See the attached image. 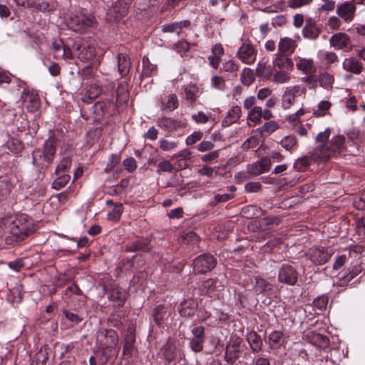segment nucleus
I'll return each instance as SVG.
<instances>
[{"mask_svg": "<svg viewBox=\"0 0 365 365\" xmlns=\"http://www.w3.org/2000/svg\"><path fill=\"white\" fill-rule=\"evenodd\" d=\"M262 187V185L259 182H248L245 185V190L248 192H258Z\"/></svg>", "mask_w": 365, "mask_h": 365, "instance_id": "64", "label": "nucleus"}, {"mask_svg": "<svg viewBox=\"0 0 365 365\" xmlns=\"http://www.w3.org/2000/svg\"><path fill=\"white\" fill-rule=\"evenodd\" d=\"M330 135L331 129L327 128L323 132H320L317 135L315 141L317 143H326L329 138Z\"/></svg>", "mask_w": 365, "mask_h": 365, "instance_id": "58", "label": "nucleus"}, {"mask_svg": "<svg viewBox=\"0 0 365 365\" xmlns=\"http://www.w3.org/2000/svg\"><path fill=\"white\" fill-rule=\"evenodd\" d=\"M343 68L354 74H360L363 71L362 63L355 58H346L342 63Z\"/></svg>", "mask_w": 365, "mask_h": 365, "instance_id": "20", "label": "nucleus"}, {"mask_svg": "<svg viewBox=\"0 0 365 365\" xmlns=\"http://www.w3.org/2000/svg\"><path fill=\"white\" fill-rule=\"evenodd\" d=\"M307 255L315 265H322L329 261L332 254L326 247H314L309 250Z\"/></svg>", "mask_w": 365, "mask_h": 365, "instance_id": "9", "label": "nucleus"}, {"mask_svg": "<svg viewBox=\"0 0 365 365\" xmlns=\"http://www.w3.org/2000/svg\"><path fill=\"white\" fill-rule=\"evenodd\" d=\"M127 297L125 289L119 287L113 288L110 294L109 299L113 302V305L121 307L124 305Z\"/></svg>", "mask_w": 365, "mask_h": 365, "instance_id": "21", "label": "nucleus"}, {"mask_svg": "<svg viewBox=\"0 0 365 365\" xmlns=\"http://www.w3.org/2000/svg\"><path fill=\"white\" fill-rule=\"evenodd\" d=\"M197 304L192 299L185 300L180 304L179 312L182 317H192L195 314Z\"/></svg>", "mask_w": 365, "mask_h": 365, "instance_id": "22", "label": "nucleus"}, {"mask_svg": "<svg viewBox=\"0 0 365 365\" xmlns=\"http://www.w3.org/2000/svg\"><path fill=\"white\" fill-rule=\"evenodd\" d=\"M159 169L157 170L158 173L162 172L172 173L173 170V166L169 160H163L158 164Z\"/></svg>", "mask_w": 365, "mask_h": 365, "instance_id": "61", "label": "nucleus"}, {"mask_svg": "<svg viewBox=\"0 0 365 365\" xmlns=\"http://www.w3.org/2000/svg\"><path fill=\"white\" fill-rule=\"evenodd\" d=\"M120 161V155L118 154L111 155L104 169L106 173H110Z\"/></svg>", "mask_w": 365, "mask_h": 365, "instance_id": "44", "label": "nucleus"}, {"mask_svg": "<svg viewBox=\"0 0 365 365\" xmlns=\"http://www.w3.org/2000/svg\"><path fill=\"white\" fill-rule=\"evenodd\" d=\"M299 91V87L290 86L286 88L282 99V107L284 109H288L294 103L297 93Z\"/></svg>", "mask_w": 365, "mask_h": 365, "instance_id": "16", "label": "nucleus"}, {"mask_svg": "<svg viewBox=\"0 0 365 365\" xmlns=\"http://www.w3.org/2000/svg\"><path fill=\"white\" fill-rule=\"evenodd\" d=\"M278 128V123L276 121L271 120L265 123L260 129L262 132L271 133L275 131Z\"/></svg>", "mask_w": 365, "mask_h": 365, "instance_id": "56", "label": "nucleus"}, {"mask_svg": "<svg viewBox=\"0 0 365 365\" xmlns=\"http://www.w3.org/2000/svg\"><path fill=\"white\" fill-rule=\"evenodd\" d=\"M281 145L288 151L294 148L297 143V138L294 135L284 137L280 142Z\"/></svg>", "mask_w": 365, "mask_h": 365, "instance_id": "41", "label": "nucleus"}, {"mask_svg": "<svg viewBox=\"0 0 365 365\" xmlns=\"http://www.w3.org/2000/svg\"><path fill=\"white\" fill-rule=\"evenodd\" d=\"M200 289L202 294H206L211 297H218L220 292L224 289V285L217 279H208L203 282Z\"/></svg>", "mask_w": 365, "mask_h": 365, "instance_id": "12", "label": "nucleus"}, {"mask_svg": "<svg viewBox=\"0 0 365 365\" xmlns=\"http://www.w3.org/2000/svg\"><path fill=\"white\" fill-rule=\"evenodd\" d=\"M247 341L253 353H257L262 349L263 342L261 336L255 331H250L247 334Z\"/></svg>", "mask_w": 365, "mask_h": 365, "instance_id": "25", "label": "nucleus"}, {"mask_svg": "<svg viewBox=\"0 0 365 365\" xmlns=\"http://www.w3.org/2000/svg\"><path fill=\"white\" fill-rule=\"evenodd\" d=\"M130 2L127 0H118L107 11V20L108 21L121 20L128 14Z\"/></svg>", "mask_w": 365, "mask_h": 365, "instance_id": "7", "label": "nucleus"}, {"mask_svg": "<svg viewBox=\"0 0 365 365\" xmlns=\"http://www.w3.org/2000/svg\"><path fill=\"white\" fill-rule=\"evenodd\" d=\"M361 271L359 266L354 267L347 274L344 275L339 279V283L341 285H345L352 280L356 275H358Z\"/></svg>", "mask_w": 365, "mask_h": 365, "instance_id": "37", "label": "nucleus"}, {"mask_svg": "<svg viewBox=\"0 0 365 365\" xmlns=\"http://www.w3.org/2000/svg\"><path fill=\"white\" fill-rule=\"evenodd\" d=\"M118 69L121 77H125L130 72L131 62L130 58L125 53H119L117 57Z\"/></svg>", "mask_w": 365, "mask_h": 365, "instance_id": "19", "label": "nucleus"}, {"mask_svg": "<svg viewBox=\"0 0 365 365\" xmlns=\"http://www.w3.org/2000/svg\"><path fill=\"white\" fill-rule=\"evenodd\" d=\"M257 56V50L250 43L244 42L238 49L237 56L243 63H252Z\"/></svg>", "mask_w": 365, "mask_h": 365, "instance_id": "13", "label": "nucleus"}, {"mask_svg": "<svg viewBox=\"0 0 365 365\" xmlns=\"http://www.w3.org/2000/svg\"><path fill=\"white\" fill-rule=\"evenodd\" d=\"M319 159L314 158V150L311 153L310 156H304L298 158L294 164V167L298 170H303L309 167L312 162L317 161Z\"/></svg>", "mask_w": 365, "mask_h": 365, "instance_id": "31", "label": "nucleus"}, {"mask_svg": "<svg viewBox=\"0 0 365 365\" xmlns=\"http://www.w3.org/2000/svg\"><path fill=\"white\" fill-rule=\"evenodd\" d=\"M239 69L238 65L232 60H228L222 64L221 70L226 72H235Z\"/></svg>", "mask_w": 365, "mask_h": 365, "instance_id": "57", "label": "nucleus"}, {"mask_svg": "<svg viewBox=\"0 0 365 365\" xmlns=\"http://www.w3.org/2000/svg\"><path fill=\"white\" fill-rule=\"evenodd\" d=\"M163 356L164 359L168 361V363H170L175 359V350L174 348L170 345L166 344L164 346L163 349Z\"/></svg>", "mask_w": 365, "mask_h": 365, "instance_id": "46", "label": "nucleus"}, {"mask_svg": "<svg viewBox=\"0 0 365 365\" xmlns=\"http://www.w3.org/2000/svg\"><path fill=\"white\" fill-rule=\"evenodd\" d=\"M143 70L140 75L141 81L146 78L150 79L153 76L157 73V66L151 63L148 57L143 58Z\"/></svg>", "mask_w": 365, "mask_h": 365, "instance_id": "24", "label": "nucleus"}, {"mask_svg": "<svg viewBox=\"0 0 365 365\" xmlns=\"http://www.w3.org/2000/svg\"><path fill=\"white\" fill-rule=\"evenodd\" d=\"M342 19L338 16H331L329 18L327 26L329 27L331 30H339L340 29L341 25H342Z\"/></svg>", "mask_w": 365, "mask_h": 365, "instance_id": "47", "label": "nucleus"}, {"mask_svg": "<svg viewBox=\"0 0 365 365\" xmlns=\"http://www.w3.org/2000/svg\"><path fill=\"white\" fill-rule=\"evenodd\" d=\"M331 106V103L328 101H321L318 105L317 109L314 111V115L316 117L324 116L327 111L330 108Z\"/></svg>", "mask_w": 365, "mask_h": 365, "instance_id": "39", "label": "nucleus"}, {"mask_svg": "<svg viewBox=\"0 0 365 365\" xmlns=\"http://www.w3.org/2000/svg\"><path fill=\"white\" fill-rule=\"evenodd\" d=\"M70 175H61L56 178L52 183V188L58 190L63 188L69 182Z\"/></svg>", "mask_w": 365, "mask_h": 365, "instance_id": "40", "label": "nucleus"}, {"mask_svg": "<svg viewBox=\"0 0 365 365\" xmlns=\"http://www.w3.org/2000/svg\"><path fill=\"white\" fill-rule=\"evenodd\" d=\"M320 32L321 30L317 26L315 21L310 19L306 22V25L302 30V35L306 38L314 40L319 37Z\"/></svg>", "mask_w": 365, "mask_h": 365, "instance_id": "17", "label": "nucleus"}, {"mask_svg": "<svg viewBox=\"0 0 365 365\" xmlns=\"http://www.w3.org/2000/svg\"><path fill=\"white\" fill-rule=\"evenodd\" d=\"M273 63L274 66L279 68L292 70L293 68V63L292 60L283 55H277Z\"/></svg>", "mask_w": 365, "mask_h": 365, "instance_id": "32", "label": "nucleus"}, {"mask_svg": "<svg viewBox=\"0 0 365 365\" xmlns=\"http://www.w3.org/2000/svg\"><path fill=\"white\" fill-rule=\"evenodd\" d=\"M255 80L253 71L249 68H245L242 71L240 81L246 86H250Z\"/></svg>", "mask_w": 365, "mask_h": 365, "instance_id": "34", "label": "nucleus"}, {"mask_svg": "<svg viewBox=\"0 0 365 365\" xmlns=\"http://www.w3.org/2000/svg\"><path fill=\"white\" fill-rule=\"evenodd\" d=\"M289 75L284 71H277L274 74V81L277 83H284L289 81Z\"/></svg>", "mask_w": 365, "mask_h": 365, "instance_id": "51", "label": "nucleus"}, {"mask_svg": "<svg viewBox=\"0 0 365 365\" xmlns=\"http://www.w3.org/2000/svg\"><path fill=\"white\" fill-rule=\"evenodd\" d=\"M211 86L212 88L223 91L225 88V82L221 76H214L211 79Z\"/></svg>", "mask_w": 365, "mask_h": 365, "instance_id": "50", "label": "nucleus"}, {"mask_svg": "<svg viewBox=\"0 0 365 365\" xmlns=\"http://www.w3.org/2000/svg\"><path fill=\"white\" fill-rule=\"evenodd\" d=\"M272 163L268 158H262L259 161L253 163L248 165V173L252 175H259L262 173L267 172Z\"/></svg>", "mask_w": 365, "mask_h": 365, "instance_id": "15", "label": "nucleus"}, {"mask_svg": "<svg viewBox=\"0 0 365 365\" xmlns=\"http://www.w3.org/2000/svg\"><path fill=\"white\" fill-rule=\"evenodd\" d=\"M202 133L201 131H195L186 138V144L188 145H193L199 141L202 138Z\"/></svg>", "mask_w": 365, "mask_h": 365, "instance_id": "55", "label": "nucleus"}, {"mask_svg": "<svg viewBox=\"0 0 365 365\" xmlns=\"http://www.w3.org/2000/svg\"><path fill=\"white\" fill-rule=\"evenodd\" d=\"M123 165L129 173H133L137 168L136 160L132 157L125 159L123 161Z\"/></svg>", "mask_w": 365, "mask_h": 365, "instance_id": "53", "label": "nucleus"}, {"mask_svg": "<svg viewBox=\"0 0 365 365\" xmlns=\"http://www.w3.org/2000/svg\"><path fill=\"white\" fill-rule=\"evenodd\" d=\"M297 68L299 70L302 71L303 72L308 73H309L313 68V61L309 59H300L297 63Z\"/></svg>", "mask_w": 365, "mask_h": 365, "instance_id": "42", "label": "nucleus"}, {"mask_svg": "<svg viewBox=\"0 0 365 365\" xmlns=\"http://www.w3.org/2000/svg\"><path fill=\"white\" fill-rule=\"evenodd\" d=\"M205 340L192 338L190 340V347L195 352H200L203 349Z\"/></svg>", "mask_w": 365, "mask_h": 365, "instance_id": "49", "label": "nucleus"}, {"mask_svg": "<svg viewBox=\"0 0 365 365\" xmlns=\"http://www.w3.org/2000/svg\"><path fill=\"white\" fill-rule=\"evenodd\" d=\"M73 49L80 61L88 62L93 67H97L100 64V59L96 58V49L93 45L75 43Z\"/></svg>", "mask_w": 365, "mask_h": 365, "instance_id": "5", "label": "nucleus"}, {"mask_svg": "<svg viewBox=\"0 0 365 365\" xmlns=\"http://www.w3.org/2000/svg\"><path fill=\"white\" fill-rule=\"evenodd\" d=\"M334 76L327 72L321 73L319 76V85L322 88H331L332 84L334 83Z\"/></svg>", "mask_w": 365, "mask_h": 365, "instance_id": "36", "label": "nucleus"}, {"mask_svg": "<svg viewBox=\"0 0 365 365\" xmlns=\"http://www.w3.org/2000/svg\"><path fill=\"white\" fill-rule=\"evenodd\" d=\"M178 106V98L175 95L172 94L169 96L168 100L165 104L164 108L168 109L169 110H173Z\"/></svg>", "mask_w": 365, "mask_h": 365, "instance_id": "54", "label": "nucleus"}, {"mask_svg": "<svg viewBox=\"0 0 365 365\" xmlns=\"http://www.w3.org/2000/svg\"><path fill=\"white\" fill-rule=\"evenodd\" d=\"M135 341V335L132 328L128 329L125 337V343L123 346V354L132 355L133 351V344Z\"/></svg>", "mask_w": 365, "mask_h": 365, "instance_id": "28", "label": "nucleus"}, {"mask_svg": "<svg viewBox=\"0 0 365 365\" xmlns=\"http://www.w3.org/2000/svg\"><path fill=\"white\" fill-rule=\"evenodd\" d=\"M286 339L284 334L279 331H273L269 335V344L272 349H279L284 346Z\"/></svg>", "mask_w": 365, "mask_h": 365, "instance_id": "27", "label": "nucleus"}, {"mask_svg": "<svg viewBox=\"0 0 365 365\" xmlns=\"http://www.w3.org/2000/svg\"><path fill=\"white\" fill-rule=\"evenodd\" d=\"M242 109L239 106H235L230 110L225 118L222 120V125L228 127L233 123H237L241 117Z\"/></svg>", "mask_w": 365, "mask_h": 365, "instance_id": "23", "label": "nucleus"}, {"mask_svg": "<svg viewBox=\"0 0 365 365\" xmlns=\"http://www.w3.org/2000/svg\"><path fill=\"white\" fill-rule=\"evenodd\" d=\"M192 118L197 123H205L209 120V117L202 111H199L197 114L192 115Z\"/></svg>", "mask_w": 365, "mask_h": 365, "instance_id": "63", "label": "nucleus"}, {"mask_svg": "<svg viewBox=\"0 0 365 365\" xmlns=\"http://www.w3.org/2000/svg\"><path fill=\"white\" fill-rule=\"evenodd\" d=\"M345 137L341 135H336L325 144H323L314 150L315 159L327 160L336 153H341L344 149Z\"/></svg>", "mask_w": 365, "mask_h": 365, "instance_id": "1", "label": "nucleus"}, {"mask_svg": "<svg viewBox=\"0 0 365 365\" xmlns=\"http://www.w3.org/2000/svg\"><path fill=\"white\" fill-rule=\"evenodd\" d=\"M252 284H254V290L257 294H266L272 290V286L264 279L255 277L252 279Z\"/></svg>", "mask_w": 365, "mask_h": 365, "instance_id": "26", "label": "nucleus"}, {"mask_svg": "<svg viewBox=\"0 0 365 365\" xmlns=\"http://www.w3.org/2000/svg\"><path fill=\"white\" fill-rule=\"evenodd\" d=\"M356 7L354 2L344 1L336 6V14L346 23H351L356 15Z\"/></svg>", "mask_w": 365, "mask_h": 365, "instance_id": "11", "label": "nucleus"}, {"mask_svg": "<svg viewBox=\"0 0 365 365\" xmlns=\"http://www.w3.org/2000/svg\"><path fill=\"white\" fill-rule=\"evenodd\" d=\"M166 313H167V311L164 306H163V305L157 306L154 309L153 314H152L154 322L157 325H160L161 323L164 320Z\"/></svg>", "mask_w": 365, "mask_h": 365, "instance_id": "33", "label": "nucleus"}, {"mask_svg": "<svg viewBox=\"0 0 365 365\" xmlns=\"http://www.w3.org/2000/svg\"><path fill=\"white\" fill-rule=\"evenodd\" d=\"M97 341L102 349L113 348L118 342V335L115 330L106 329L97 335Z\"/></svg>", "mask_w": 365, "mask_h": 365, "instance_id": "10", "label": "nucleus"}, {"mask_svg": "<svg viewBox=\"0 0 365 365\" xmlns=\"http://www.w3.org/2000/svg\"><path fill=\"white\" fill-rule=\"evenodd\" d=\"M123 213V205L121 203L117 204L114 206L113 210L108 212V219L114 221L120 220Z\"/></svg>", "mask_w": 365, "mask_h": 365, "instance_id": "45", "label": "nucleus"}, {"mask_svg": "<svg viewBox=\"0 0 365 365\" xmlns=\"http://www.w3.org/2000/svg\"><path fill=\"white\" fill-rule=\"evenodd\" d=\"M116 98L118 101H126L128 99L127 89L124 86H119L116 90Z\"/></svg>", "mask_w": 365, "mask_h": 365, "instance_id": "52", "label": "nucleus"}, {"mask_svg": "<svg viewBox=\"0 0 365 365\" xmlns=\"http://www.w3.org/2000/svg\"><path fill=\"white\" fill-rule=\"evenodd\" d=\"M278 281L288 285H294L298 280V272L292 265L283 264L278 271Z\"/></svg>", "mask_w": 365, "mask_h": 365, "instance_id": "8", "label": "nucleus"}, {"mask_svg": "<svg viewBox=\"0 0 365 365\" xmlns=\"http://www.w3.org/2000/svg\"><path fill=\"white\" fill-rule=\"evenodd\" d=\"M217 264L216 258L210 254H202L193 261L194 271L198 274H205L212 270Z\"/></svg>", "mask_w": 365, "mask_h": 365, "instance_id": "6", "label": "nucleus"}, {"mask_svg": "<svg viewBox=\"0 0 365 365\" xmlns=\"http://www.w3.org/2000/svg\"><path fill=\"white\" fill-rule=\"evenodd\" d=\"M329 43L331 47L336 49H346L351 43L350 37L345 33H336L329 38Z\"/></svg>", "mask_w": 365, "mask_h": 365, "instance_id": "14", "label": "nucleus"}, {"mask_svg": "<svg viewBox=\"0 0 365 365\" xmlns=\"http://www.w3.org/2000/svg\"><path fill=\"white\" fill-rule=\"evenodd\" d=\"M150 240L148 239L138 238L136 240L132 242L129 245H127L125 249L127 252H148L150 250Z\"/></svg>", "mask_w": 365, "mask_h": 365, "instance_id": "18", "label": "nucleus"}, {"mask_svg": "<svg viewBox=\"0 0 365 365\" xmlns=\"http://www.w3.org/2000/svg\"><path fill=\"white\" fill-rule=\"evenodd\" d=\"M71 166V160L68 157L63 158L56 168V173H68Z\"/></svg>", "mask_w": 365, "mask_h": 365, "instance_id": "43", "label": "nucleus"}, {"mask_svg": "<svg viewBox=\"0 0 365 365\" xmlns=\"http://www.w3.org/2000/svg\"><path fill=\"white\" fill-rule=\"evenodd\" d=\"M314 305L320 310H323L327 307L328 303V297L326 296H321L315 299L313 302Z\"/></svg>", "mask_w": 365, "mask_h": 365, "instance_id": "60", "label": "nucleus"}, {"mask_svg": "<svg viewBox=\"0 0 365 365\" xmlns=\"http://www.w3.org/2000/svg\"><path fill=\"white\" fill-rule=\"evenodd\" d=\"M178 146V143L174 141H169L168 140L161 139L159 140V147L164 151H170L175 149Z\"/></svg>", "mask_w": 365, "mask_h": 365, "instance_id": "48", "label": "nucleus"}, {"mask_svg": "<svg viewBox=\"0 0 365 365\" xmlns=\"http://www.w3.org/2000/svg\"><path fill=\"white\" fill-rule=\"evenodd\" d=\"M296 48L295 41L289 37L281 38L278 44V49L281 53L294 52Z\"/></svg>", "mask_w": 365, "mask_h": 365, "instance_id": "30", "label": "nucleus"}, {"mask_svg": "<svg viewBox=\"0 0 365 365\" xmlns=\"http://www.w3.org/2000/svg\"><path fill=\"white\" fill-rule=\"evenodd\" d=\"M96 19L93 14H86L80 11L70 17L68 21V28L78 33H85L96 24Z\"/></svg>", "mask_w": 365, "mask_h": 365, "instance_id": "4", "label": "nucleus"}, {"mask_svg": "<svg viewBox=\"0 0 365 365\" xmlns=\"http://www.w3.org/2000/svg\"><path fill=\"white\" fill-rule=\"evenodd\" d=\"M272 69L267 67L264 63H258L256 68V75L264 79H269L272 76Z\"/></svg>", "mask_w": 365, "mask_h": 365, "instance_id": "38", "label": "nucleus"}, {"mask_svg": "<svg viewBox=\"0 0 365 365\" xmlns=\"http://www.w3.org/2000/svg\"><path fill=\"white\" fill-rule=\"evenodd\" d=\"M56 140L50 137L43 144V148L35 149L32 153L33 164L43 167L45 163L50 164L56 154Z\"/></svg>", "mask_w": 365, "mask_h": 365, "instance_id": "3", "label": "nucleus"}, {"mask_svg": "<svg viewBox=\"0 0 365 365\" xmlns=\"http://www.w3.org/2000/svg\"><path fill=\"white\" fill-rule=\"evenodd\" d=\"M11 189L9 185L0 182V201L6 199L10 194Z\"/></svg>", "mask_w": 365, "mask_h": 365, "instance_id": "62", "label": "nucleus"}, {"mask_svg": "<svg viewBox=\"0 0 365 365\" xmlns=\"http://www.w3.org/2000/svg\"><path fill=\"white\" fill-rule=\"evenodd\" d=\"M101 93V88L96 84H91L86 88V93L82 100L84 103H90Z\"/></svg>", "mask_w": 365, "mask_h": 365, "instance_id": "29", "label": "nucleus"}, {"mask_svg": "<svg viewBox=\"0 0 365 365\" xmlns=\"http://www.w3.org/2000/svg\"><path fill=\"white\" fill-rule=\"evenodd\" d=\"M63 313L66 318L74 324H78L82 321V318L73 312L68 310H63Z\"/></svg>", "mask_w": 365, "mask_h": 365, "instance_id": "59", "label": "nucleus"}, {"mask_svg": "<svg viewBox=\"0 0 365 365\" xmlns=\"http://www.w3.org/2000/svg\"><path fill=\"white\" fill-rule=\"evenodd\" d=\"M262 118V108L260 106H254L250 110L247 119L255 123H259Z\"/></svg>", "mask_w": 365, "mask_h": 365, "instance_id": "35", "label": "nucleus"}, {"mask_svg": "<svg viewBox=\"0 0 365 365\" xmlns=\"http://www.w3.org/2000/svg\"><path fill=\"white\" fill-rule=\"evenodd\" d=\"M9 227L16 241L24 240L34 231L33 220L25 214L17 215Z\"/></svg>", "mask_w": 365, "mask_h": 365, "instance_id": "2", "label": "nucleus"}]
</instances>
